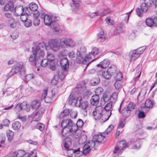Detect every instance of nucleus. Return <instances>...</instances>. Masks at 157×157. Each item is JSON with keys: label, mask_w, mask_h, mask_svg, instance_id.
Listing matches in <instances>:
<instances>
[{"label": "nucleus", "mask_w": 157, "mask_h": 157, "mask_svg": "<svg viewBox=\"0 0 157 157\" xmlns=\"http://www.w3.org/2000/svg\"><path fill=\"white\" fill-rule=\"evenodd\" d=\"M45 46L42 44H39L33 48L32 54L29 59L30 62H34L35 66L37 67L40 65L43 67H46L48 64V61L46 59H43L45 55L44 51Z\"/></svg>", "instance_id": "nucleus-1"}, {"label": "nucleus", "mask_w": 157, "mask_h": 157, "mask_svg": "<svg viewBox=\"0 0 157 157\" xmlns=\"http://www.w3.org/2000/svg\"><path fill=\"white\" fill-rule=\"evenodd\" d=\"M60 64L62 70L58 71L54 75L51 81V83L53 85L56 84L59 79L63 80L66 75V73L68 71L69 61L67 58L64 57L61 58Z\"/></svg>", "instance_id": "nucleus-2"}, {"label": "nucleus", "mask_w": 157, "mask_h": 157, "mask_svg": "<svg viewBox=\"0 0 157 157\" xmlns=\"http://www.w3.org/2000/svg\"><path fill=\"white\" fill-rule=\"evenodd\" d=\"M74 124L70 119H64L61 123V127L63 128L62 134L63 136L68 135L70 132H74L73 126Z\"/></svg>", "instance_id": "nucleus-3"}, {"label": "nucleus", "mask_w": 157, "mask_h": 157, "mask_svg": "<svg viewBox=\"0 0 157 157\" xmlns=\"http://www.w3.org/2000/svg\"><path fill=\"white\" fill-rule=\"evenodd\" d=\"M44 13L40 14V17L44 19V23L45 25L49 26L56 32H59L60 31V26L57 22H55L52 21L51 16L48 14L45 15Z\"/></svg>", "instance_id": "nucleus-4"}, {"label": "nucleus", "mask_w": 157, "mask_h": 157, "mask_svg": "<svg viewBox=\"0 0 157 157\" xmlns=\"http://www.w3.org/2000/svg\"><path fill=\"white\" fill-rule=\"evenodd\" d=\"M128 147V144L125 140H122L117 142L113 151V154L117 155L119 154H121L124 150Z\"/></svg>", "instance_id": "nucleus-5"}, {"label": "nucleus", "mask_w": 157, "mask_h": 157, "mask_svg": "<svg viewBox=\"0 0 157 157\" xmlns=\"http://www.w3.org/2000/svg\"><path fill=\"white\" fill-rule=\"evenodd\" d=\"M23 66V62H19L16 63L13 67L12 68L9 73L8 75V76L9 78L12 77L14 74L20 72Z\"/></svg>", "instance_id": "nucleus-6"}, {"label": "nucleus", "mask_w": 157, "mask_h": 157, "mask_svg": "<svg viewBox=\"0 0 157 157\" xmlns=\"http://www.w3.org/2000/svg\"><path fill=\"white\" fill-rule=\"evenodd\" d=\"M95 144V142L93 140H90L86 143L83 147V150L82 151L83 154L86 155L92 149Z\"/></svg>", "instance_id": "nucleus-7"}, {"label": "nucleus", "mask_w": 157, "mask_h": 157, "mask_svg": "<svg viewBox=\"0 0 157 157\" xmlns=\"http://www.w3.org/2000/svg\"><path fill=\"white\" fill-rule=\"evenodd\" d=\"M49 45L50 48L54 52L58 51L60 48L59 42L54 40H51Z\"/></svg>", "instance_id": "nucleus-8"}, {"label": "nucleus", "mask_w": 157, "mask_h": 157, "mask_svg": "<svg viewBox=\"0 0 157 157\" xmlns=\"http://www.w3.org/2000/svg\"><path fill=\"white\" fill-rule=\"evenodd\" d=\"M98 53V49L96 48H94L92 49L91 52H90L88 55L86 56V59H88L89 60L92 59V60L90 62H89L87 66L86 67V68H87V66L89 65V64L91 62L94 60L95 59L94 56L97 55Z\"/></svg>", "instance_id": "nucleus-9"}, {"label": "nucleus", "mask_w": 157, "mask_h": 157, "mask_svg": "<svg viewBox=\"0 0 157 157\" xmlns=\"http://www.w3.org/2000/svg\"><path fill=\"white\" fill-rule=\"evenodd\" d=\"M154 103L151 99H148L145 101L144 104H142L141 105L142 109L144 111L148 112L149 109L151 108L154 105Z\"/></svg>", "instance_id": "nucleus-10"}, {"label": "nucleus", "mask_w": 157, "mask_h": 157, "mask_svg": "<svg viewBox=\"0 0 157 157\" xmlns=\"http://www.w3.org/2000/svg\"><path fill=\"white\" fill-rule=\"evenodd\" d=\"M146 25L149 27H152L154 26H157V17L147 18L145 20Z\"/></svg>", "instance_id": "nucleus-11"}, {"label": "nucleus", "mask_w": 157, "mask_h": 157, "mask_svg": "<svg viewBox=\"0 0 157 157\" xmlns=\"http://www.w3.org/2000/svg\"><path fill=\"white\" fill-rule=\"evenodd\" d=\"M103 111V108L101 106H97L95 109V110L93 112L94 118L95 120H98L101 117Z\"/></svg>", "instance_id": "nucleus-12"}, {"label": "nucleus", "mask_w": 157, "mask_h": 157, "mask_svg": "<svg viewBox=\"0 0 157 157\" xmlns=\"http://www.w3.org/2000/svg\"><path fill=\"white\" fill-rule=\"evenodd\" d=\"M89 104L87 101H83L81 97H78L77 106L80 107L83 110H86L88 107Z\"/></svg>", "instance_id": "nucleus-13"}, {"label": "nucleus", "mask_w": 157, "mask_h": 157, "mask_svg": "<svg viewBox=\"0 0 157 157\" xmlns=\"http://www.w3.org/2000/svg\"><path fill=\"white\" fill-rule=\"evenodd\" d=\"M97 72L98 75L101 76L106 79H109L111 78V75L108 72V70L106 71L103 70L99 71L98 70Z\"/></svg>", "instance_id": "nucleus-14"}, {"label": "nucleus", "mask_w": 157, "mask_h": 157, "mask_svg": "<svg viewBox=\"0 0 157 157\" xmlns=\"http://www.w3.org/2000/svg\"><path fill=\"white\" fill-rule=\"evenodd\" d=\"M78 99V97H75L71 94L70 95L68 98V101L69 104L72 105H77V103Z\"/></svg>", "instance_id": "nucleus-15"}, {"label": "nucleus", "mask_w": 157, "mask_h": 157, "mask_svg": "<svg viewBox=\"0 0 157 157\" xmlns=\"http://www.w3.org/2000/svg\"><path fill=\"white\" fill-rule=\"evenodd\" d=\"M72 144L71 139L67 137L65 138L63 141V144L66 150L69 149Z\"/></svg>", "instance_id": "nucleus-16"}, {"label": "nucleus", "mask_w": 157, "mask_h": 157, "mask_svg": "<svg viewBox=\"0 0 157 157\" xmlns=\"http://www.w3.org/2000/svg\"><path fill=\"white\" fill-rule=\"evenodd\" d=\"M110 62L107 59H105L98 64L97 66L98 68H101L102 69L106 68L109 64Z\"/></svg>", "instance_id": "nucleus-17"}, {"label": "nucleus", "mask_w": 157, "mask_h": 157, "mask_svg": "<svg viewBox=\"0 0 157 157\" xmlns=\"http://www.w3.org/2000/svg\"><path fill=\"white\" fill-rule=\"evenodd\" d=\"M140 55L139 52L136 50L130 52L129 56L131 59V60H134L137 58Z\"/></svg>", "instance_id": "nucleus-18"}, {"label": "nucleus", "mask_w": 157, "mask_h": 157, "mask_svg": "<svg viewBox=\"0 0 157 157\" xmlns=\"http://www.w3.org/2000/svg\"><path fill=\"white\" fill-rule=\"evenodd\" d=\"M99 101V97L97 95H93L90 100V103L92 105H96L98 104Z\"/></svg>", "instance_id": "nucleus-19"}, {"label": "nucleus", "mask_w": 157, "mask_h": 157, "mask_svg": "<svg viewBox=\"0 0 157 157\" xmlns=\"http://www.w3.org/2000/svg\"><path fill=\"white\" fill-rule=\"evenodd\" d=\"M76 62L78 63H82L84 60L87 61L89 60L88 59H86V56L85 55H79L78 53H77V54L76 55Z\"/></svg>", "instance_id": "nucleus-20"}, {"label": "nucleus", "mask_w": 157, "mask_h": 157, "mask_svg": "<svg viewBox=\"0 0 157 157\" xmlns=\"http://www.w3.org/2000/svg\"><path fill=\"white\" fill-rule=\"evenodd\" d=\"M72 1V3L71 5L72 10L75 12L78 11L80 6L79 3L73 0Z\"/></svg>", "instance_id": "nucleus-21"}, {"label": "nucleus", "mask_w": 157, "mask_h": 157, "mask_svg": "<svg viewBox=\"0 0 157 157\" xmlns=\"http://www.w3.org/2000/svg\"><path fill=\"white\" fill-rule=\"evenodd\" d=\"M105 136L101 133L99 134L95 135L94 138L95 139V141L99 143H101L103 140Z\"/></svg>", "instance_id": "nucleus-22"}, {"label": "nucleus", "mask_w": 157, "mask_h": 157, "mask_svg": "<svg viewBox=\"0 0 157 157\" xmlns=\"http://www.w3.org/2000/svg\"><path fill=\"white\" fill-rule=\"evenodd\" d=\"M106 39V34L103 31L100 32L98 35V41L100 42H104Z\"/></svg>", "instance_id": "nucleus-23"}, {"label": "nucleus", "mask_w": 157, "mask_h": 157, "mask_svg": "<svg viewBox=\"0 0 157 157\" xmlns=\"http://www.w3.org/2000/svg\"><path fill=\"white\" fill-rule=\"evenodd\" d=\"M23 8L22 6H19L15 8L14 14L19 16L23 13Z\"/></svg>", "instance_id": "nucleus-24"}, {"label": "nucleus", "mask_w": 157, "mask_h": 157, "mask_svg": "<svg viewBox=\"0 0 157 157\" xmlns=\"http://www.w3.org/2000/svg\"><path fill=\"white\" fill-rule=\"evenodd\" d=\"M83 124V122L82 120L81 119H79L77 121L76 125H75V124H74V125L73 128L74 132H75L77 130H78V127H81Z\"/></svg>", "instance_id": "nucleus-25"}, {"label": "nucleus", "mask_w": 157, "mask_h": 157, "mask_svg": "<svg viewBox=\"0 0 157 157\" xmlns=\"http://www.w3.org/2000/svg\"><path fill=\"white\" fill-rule=\"evenodd\" d=\"M110 113L109 115L107 114V113H105L104 114H101V117L99 118L98 119L100 120L101 122H105L107 121L111 115V112H110Z\"/></svg>", "instance_id": "nucleus-26"}, {"label": "nucleus", "mask_w": 157, "mask_h": 157, "mask_svg": "<svg viewBox=\"0 0 157 157\" xmlns=\"http://www.w3.org/2000/svg\"><path fill=\"white\" fill-rule=\"evenodd\" d=\"M118 93L116 92H114L110 97V102L112 104L114 103L117 101Z\"/></svg>", "instance_id": "nucleus-27"}, {"label": "nucleus", "mask_w": 157, "mask_h": 157, "mask_svg": "<svg viewBox=\"0 0 157 157\" xmlns=\"http://www.w3.org/2000/svg\"><path fill=\"white\" fill-rule=\"evenodd\" d=\"M8 141L10 142L13 139L14 136V133L12 131L8 130L6 131Z\"/></svg>", "instance_id": "nucleus-28"}, {"label": "nucleus", "mask_w": 157, "mask_h": 157, "mask_svg": "<svg viewBox=\"0 0 157 157\" xmlns=\"http://www.w3.org/2000/svg\"><path fill=\"white\" fill-rule=\"evenodd\" d=\"M131 112V111L129 109L125 107L122 110L121 113L124 117H127L129 116Z\"/></svg>", "instance_id": "nucleus-29"}, {"label": "nucleus", "mask_w": 157, "mask_h": 157, "mask_svg": "<svg viewBox=\"0 0 157 157\" xmlns=\"http://www.w3.org/2000/svg\"><path fill=\"white\" fill-rule=\"evenodd\" d=\"M117 69L116 67L114 65H112L107 69L108 72L110 74L111 76L113 75Z\"/></svg>", "instance_id": "nucleus-30"}, {"label": "nucleus", "mask_w": 157, "mask_h": 157, "mask_svg": "<svg viewBox=\"0 0 157 157\" xmlns=\"http://www.w3.org/2000/svg\"><path fill=\"white\" fill-rule=\"evenodd\" d=\"M150 6H147V4L144 3L142 4L140 6L141 9L144 12H147L150 10Z\"/></svg>", "instance_id": "nucleus-31"}, {"label": "nucleus", "mask_w": 157, "mask_h": 157, "mask_svg": "<svg viewBox=\"0 0 157 157\" xmlns=\"http://www.w3.org/2000/svg\"><path fill=\"white\" fill-rule=\"evenodd\" d=\"M70 113V111L67 109H65L60 114L59 117L60 118H64L68 116Z\"/></svg>", "instance_id": "nucleus-32"}, {"label": "nucleus", "mask_w": 157, "mask_h": 157, "mask_svg": "<svg viewBox=\"0 0 157 157\" xmlns=\"http://www.w3.org/2000/svg\"><path fill=\"white\" fill-rule=\"evenodd\" d=\"M29 7L32 12L33 11H36L38 9V6L37 4L32 2L29 4Z\"/></svg>", "instance_id": "nucleus-33"}, {"label": "nucleus", "mask_w": 157, "mask_h": 157, "mask_svg": "<svg viewBox=\"0 0 157 157\" xmlns=\"http://www.w3.org/2000/svg\"><path fill=\"white\" fill-rule=\"evenodd\" d=\"M100 82V79L98 77L93 78L90 80V83L92 85L95 86L98 85Z\"/></svg>", "instance_id": "nucleus-34"}, {"label": "nucleus", "mask_w": 157, "mask_h": 157, "mask_svg": "<svg viewBox=\"0 0 157 157\" xmlns=\"http://www.w3.org/2000/svg\"><path fill=\"white\" fill-rule=\"evenodd\" d=\"M21 108L22 109L25 110L26 111L29 112L30 110L28 108L29 107V105L27 104L26 101H24L21 104Z\"/></svg>", "instance_id": "nucleus-35"}, {"label": "nucleus", "mask_w": 157, "mask_h": 157, "mask_svg": "<svg viewBox=\"0 0 157 157\" xmlns=\"http://www.w3.org/2000/svg\"><path fill=\"white\" fill-rule=\"evenodd\" d=\"M98 15L102 17L104 16V15L102 14V13L100 11H97L96 12L91 13L90 14V17L92 18H94Z\"/></svg>", "instance_id": "nucleus-36"}, {"label": "nucleus", "mask_w": 157, "mask_h": 157, "mask_svg": "<svg viewBox=\"0 0 157 157\" xmlns=\"http://www.w3.org/2000/svg\"><path fill=\"white\" fill-rule=\"evenodd\" d=\"M133 130L135 132H137V134H141L143 133L141 129V126L140 125H137L134 128Z\"/></svg>", "instance_id": "nucleus-37"}, {"label": "nucleus", "mask_w": 157, "mask_h": 157, "mask_svg": "<svg viewBox=\"0 0 157 157\" xmlns=\"http://www.w3.org/2000/svg\"><path fill=\"white\" fill-rule=\"evenodd\" d=\"M21 127V124L19 122L15 121L13 123L12 125V128L15 130H17L20 128Z\"/></svg>", "instance_id": "nucleus-38"}, {"label": "nucleus", "mask_w": 157, "mask_h": 157, "mask_svg": "<svg viewBox=\"0 0 157 157\" xmlns=\"http://www.w3.org/2000/svg\"><path fill=\"white\" fill-rule=\"evenodd\" d=\"M122 27L120 25H118L116 28L114 30L113 34L116 35L122 32Z\"/></svg>", "instance_id": "nucleus-39"}, {"label": "nucleus", "mask_w": 157, "mask_h": 157, "mask_svg": "<svg viewBox=\"0 0 157 157\" xmlns=\"http://www.w3.org/2000/svg\"><path fill=\"white\" fill-rule=\"evenodd\" d=\"M40 105V103L36 100L33 101L31 104V107L32 108L35 109L38 108Z\"/></svg>", "instance_id": "nucleus-40"}, {"label": "nucleus", "mask_w": 157, "mask_h": 157, "mask_svg": "<svg viewBox=\"0 0 157 157\" xmlns=\"http://www.w3.org/2000/svg\"><path fill=\"white\" fill-rule=\"evenodd\" d=\"M42 116L37 112L34 114L33 117V120L34 121H40L42 117Z\"/></svg>", "instance_id": "nucleus-41"}, {"label": "nucleus", "mask_w": 157, "mask_h": 157, "mask_svg": "<svg viewBox=\"0 0 157 157\" xmlns=\"http://www.w3.org/2000/svg\"><path fill=\"white\" fill-rule=\"evenodd\" d=\"M32 12L29 7H25L23 9V13L27 16L30 15Z\"/></svg>", "instance_id": "nucleus-42"}, {"label": "nucleus", "mask_w": 157, "mask_h": 157, "mask_svg": "<svg viewBox=\"0 0 157 157\" xmlns=\"http://www.w3.org/2000/svg\"><path fill=\"white\" fill-rule=\"evenodd\" d=\"M13 154L15 157H22L24 155V151L22 150H19L14 152Z\"/></svg>", "instance_id": "nucleus-43"}, {"label": "nucleus", "mask_w": 157, "mask_h": 157, "mask_svg": "<svg viewBox=\"0 0 157 157\" xmlns=\"http://www.w3.org/2000/svg\"><path fill=\"white\" fill-rule=\"evenodd\" d=\"M113 104L110 102L107 103L105 106V109L106 111H111ZM111 112V111H110Z\"/></svg>", "instance_id": "nucleus-44"}, {"label": "nucleus", "mask_w": 157, "mask_h": 157, "mask_svg": "<svg viewBox=\"0 0 157 157\" xmlns=\"http://www.w3.org/2000/svg\"><path fill=\"white\" fill-rule=\"evenodd\" d=\"M34 77V75L33 74H29L25 75V82H28L30 81Z\"/></svg>", "instance_id": "nucleus-45"}, {"label": "nucleus", "mask_w": 157, "mask_h": 157, "mask_svg": "<svg viewBox=\"0 0 157 157\" xmlns=\"http://www.w3.org/2000/svg\"><path fill=\"white\" fill-rule=\"evenodd\" d=\"M74 151V154L75 157H79L83 154L82 151H80L79 148L77 150H75Z\"/></svg>", "instance_id": "nucleus-46"}, {"label": "nucleus", "mask_w": 157, "mask_h": 157, "mask_svg": "<svg viewBox=\"0 0 157 157\" xmlns=\"http://www.w3.org/2000/svg\"><path fill=\"white\" fill-rule=\"evenodd\" d=\"M135 107V105L132 102H130L127 106L126 108L129 109L131 111L133 110Z\"/></svg>", "instance_id": "nucleus-47"}, {"label": "nucleus", "mask_w": 157, "mask_h": 157, "mask_svg": "<svg viewBox=\"0 0 157 157\" xmlns=\"http://www.w3.org/2000/svg\"><path fill=\"white\" fill-rule=\"evenodd\" d=\"M36 128L41 131H43L44 128V125L41 123H37L36 125Z\"/></svg>", "instance_id": "nucleus-48"}, {"label": "nucleus", "mask_w": 157, "mask_h": 157, "mask_svg": "<svg viewBox=\"0 0 157 157\" xmlns=\"http://www.w3.org/2000/svg\"><path fill=\"white\" fill-rule=\"evenodd\" d=\"M13 7V6L12 3L9 2L4 7V10L5 11H8L9 10L11 9Z\"/></svg>", "instance_id": "nucleus-49"}, {"label": "nucleus", "mask_w": 157, "mask_h": 157, "mask_svg": "<svg viewBox=\"0 0 157 157\" xmlns=\"http://www.w3.org/2000/svg\"><path fill=\"white\" fill-rule=\"evenodd\" d=\"M8 23L11 28H14L16 26V24L14 19L8 21Z\"/></svg>", "instance_id": "nucleus-50"}, {"label": "nucleus", "mask_w": 157, "mask_h": 157, "mask_svg": "<svg viewBox=\"0 0 157 157\" xmlns=\"http://www.w3.org/2000/svg\"><path fill=\"white\" fill-rule=\"evenodd\" d=\"M47 57V59L48 60V61H49L50 62L53 61L55 59L54 55L52 54L49 53H48Z\"/></svg>", "instance_id": "nucleus-51"}, {"label": "nucleus", "mask_w": 157, "mask_h": 157, "mask_svg": "<svg viewBox=\"0 0 157 157\" xmlns=\"http://www.w3.org/2000/svg\"><path fill=\"white\" fill-rule=\"evenodd\" d=\"M79 55L81 54L85 55V53L86 52V49L84 46H82L81 47L79 52L77 51Z\"/></svg>", "instance_id": "nucleus-52"}, {"label": "nucleus", "mask_w": 157, "mask_h": 157, "mask_svg": "<svg viewBox=\"0 0 157 157\" xmlns=\"http://www.w3.org/2000/svg\"><path fill=\"white\" fill-rule=\"evenodd\" d=\"M77 54V52H75L74 51H71L68 54V56L70 58H74Z\"/></svg>", "instance_id": "nucleus-53"}, {"label": "nucleus", "mask_w": 157, "mask_h": 157, "mask_svg": "<svg viewBox=\"0 0 157 157\" xmlns=\"http://www.w3.org/2000/svg\"><path fill=\"white\" fill-rule=\"evenodd\" d=\"M115 79L116 81H120L122 79V76L121 72H119L117 73V75L115 77Z\"/></svg>", "instance_id": "nucleus-54"}, {"label": "nucleus", "mask_w": 157, "mask_h": 157, "mask_svg": "<svg viewBox=\"0 0 157 157\" xmlns=\"http://www.w3.org/2000/svg\"><path fill=\"white\" fill-rule=\"evenodd\" d=\"M4 15L5 17L8 19V21L14 19L12 17V14L10 13H5Z\"/></svg>", "instance_id": "nucleus-55"}, {"label": "nucleus", "mask_w": 157, "mask_h": 157, "mask_svg": "<svg viewBox=\"0 0 157 157\" xmlns=\"http://www.w3.org/2000/svg\"><path fill=\"white\" fill-rule=\"evenodd\" d=\"M52 21L54 22H56V21H58L59 20L60 18L57 15L54 14L52 15L51 16Z\"/></svg>", "instance_id": "nucleus-56"}, {"label": "nucleus", "mask_w": 157, "mask_h": 157, "mask_svg": "<svg viewBox=\"0 0 157 157\" xmlns=\"http://www.w3.org/2000/svg\"><path fill=\"white\" fill-rule=\"evenodd\" d=\"M106 23L109 25H113L114 24L113 21L110 19V17H107L106 19Z\"/></svg>", "instance_id": "nucleus-57"}, {"label": "nucleus", "mask_w": 157, "mask_h": 157, "mask_svg": "<svg viewBox=\"0 0 157 157\" xmlns=\"http://www.w3.org/2000/svg\"><path fill=\"white\" fill-rule=\"evenodd\" d=\"M25 26L26 27H29L31 26L32 25V21L29 20L28 19L26 21L24 22Z\"/></svg>", "instance_id": "nucleus-58"}, {"label": "nucleus", "mask_w": 157, "mask_h": 157, "mask_svg": "<svg viewBox=\"0 0 157 157\" xmlns=\"http://www.w3.org/2000/svg\"><path fill=\"white\" fill-rule=\"evenodd\" d=\"M103 90L101 87H98L95 89V92L96 94V95H99L101 94V92L103 91Z\"/></svg>", "instance_id": "nucleus-59"}, {"label": "nucleus", "mask_w": 157, "mask_h": 157, "mask_svg": "<svg viewBox=\"0 0 157 157\" xmlns=\"http://www.w3.org/2000/svg\"><path fill=\"white\" fill-rule=\"evenodd\" d=\"M6 140V136L4 134H1L0 135V142L1 144H4Z\"/></svg>", "instance_id": "nucleus-60"}, {"label": "nucleus", "mask_w": 157, "mask_h": 157, "mask_svg": "<svg viewBox=\"0 0 157 157\" xmlns=\"http://www.w3.org/2000/svg\"><path fill=\"white\" fill-rule=\"evenodd\" d=\"M20 15L21 20L23 22H24L28 19L27 18L28 16L24 14H22Z\"/></svg>", "instance_id": "nucleus-61"}, {"label": "nucleus", "mask_w": 157, "mask_h": 157, "mask_svg": "<svg viewBox=\"0 0 157 157\" xmlns=\"http://www.w3.org/2000/svg\"><path fill=\"white\" fill-rule=\"evenodd\" d=\"M132 148L133 149H138L140 147V143L138 141H136L132 144Z\"/></svg>", "instance_id": "nucleus-62"}, {"label": "nucleus", "mask_w": 157, "mask_h": 157, "mask_svg": "<svg viewBox=\"0 0 157 157\" xmlns=\"http://www.w3.org/2000/svg\"><path fill=\"white\" fill-rule=\"evenodd\" d=\"M47 92H48V89L47 88H45L43 91V92L41 96V98L42 99H43L44 98H45L47 94Z\"/></svg>", "instance_id": "nucleus-63"}, {"label": "nucleus", "mask_w": 157, "mask_h": 157, "mask_svg": "<svg viewBox=\"0 0 157 157\" xmlns=\"http://www.w3.org/2000/svg\"><path fill=\"white\" fill-rule=\"evenodd\" d=\"M2 124L3 126L8 127L10 123V121L7 119H5L3 120L2 122Z\"/></svg>", "instance_id": "nucleus-64"}]
</instances>
